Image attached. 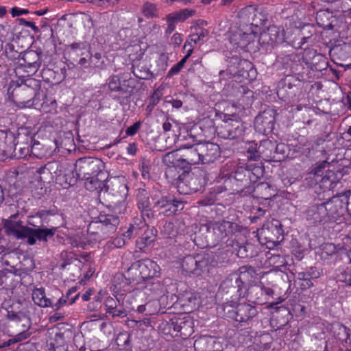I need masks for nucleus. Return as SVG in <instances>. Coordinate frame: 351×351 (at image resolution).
<instances>
[{"instance_id": "nucleus-1", "label": "nucleus", "mask_w": 351, "mask_h": 351, "mask_svg": "<svg viewBox=\"0 0 351 351\" xmlns=\"http://www.w3.org/2000/svg\"><path fill=\"white\" fill-rule=\"evenodd\" d=\"M102 167L103 163L99 159L90 157L81 158L75 162L74 173L77 178L86 180V189L92 191L101 186V180L96 177L103 174Z\"/></svg>"}, {"instance_id": "nucleus-2", "label": "nucleus", "mask_w": 351, "mask_h": 351, "mask_svg": "<svg viewBox=\"0 0 351 351\" xmlns=\"http://www.w3.org/2000/svg\"><path fill=\"white\" fill-rule=\"evenodd\" d=\"M4 227L8 234L13 235L17 239H27V243L32 245L36 242V239L47 241L48 237L55 234L56 228L51 229L38 228L32 229L27 226H21L19 222L5 221Z\"/></svg>"}, {"instance_id": "nucleus-3", "label": "nucleus", "mask_w": 351, "mask_h": 351, "mask_svg": "<svg viewBox=\"0 0 351 351\" xmlns=\"http://www.w3.org/2000/svg\"><path fill=\"white\" fill-rule=\"evenodd\" d=\"M223 315L238 322L247 323L257 315L255 306L247 303L235 305L233 302H227L220 306Z\"/></svg>"}, {"instance_id": "nucleus-4", "label": "nucleus", "mask_w": 351, "mask_h": 351, "mask_svg": "<svg viewBox=\"0 0 351 351\" xmlns=\"http://www.w3.org/2000/svg\"><path fill=\"white\" fill-rule=\"evenodd\" d=\"M284 40V29L277 26L269 27L266 31L263 32L259 36L260 45L267 49L283 43Z\"/></svg>"}, {"instance_id": "nucleus-5", "label": "nucleus", "mask_w": 351, "mask_h": 351, "mask_svg": "<svg viewBox=\"0 0 351 351\" xmlns=\"http://www.w3.org/2000/svg\"><path fill=\"white\" fill-rule=\"evenodd\" d=\"M276 112L272 109H267L260 113L255 119L254 128L260 134L267 135L274 128Z\"/></svg>"}, {"instance_id": "nucleus-6", "label": "nucleus", "mask_w": 351, "mask_h": 351, "mask_svg": "<svg viewBox=\"0 0 351 351\" xmlns=\"http://www.w3.org/2000/svg\"><path fill=\"white\" fill-rule=\"evenodd\" d=\"M231 65L229 66L227 71H221L220 74L223 75L226 73H228L230 76L234 77H242L243 78H247L249 75L247 73V69H250V73L252 75L255 73V71L252 69V64L250 62L246 60H239L238 58H232L230 60Z\"/></svg>"}, {"instance_id": "nucleus-7", "label": "nucleus", "mask_w": 351, "mask_h": 351, "mask_svg": "<svg viewBox=\"0 0 351 351\" xmlns=\"http://www.w3.org/2000/svg\"><path fill=\"white\" fill-rule=\"evenodd\" d=\"M132 269H138L142 278L157 277L160 274V267L149 259L138 261L132 265Z\"/></svg>"}, {"instance_id": "nucleus-8", "label": "nucleus", "mask_w": 351, "mask_h": 351, "mask_svg": "<svg viewBox=\"0 0 351 351\" xmlns=\"http://www.w3.org/2000/svg\"><path fill=\"white\" fill-rule=\"evenodd\" d=\"M19 64L27 75H33L40 66V56L34 51H26L20 60Z\"/></svg>"}, {"instance_id": "nucleus-9", "label": "nucleus", "mask_w": 351, "mask_h": 351, "mask_svg": "<svg viewBox=\"0 0 351 351\" xmlns=\"http://www.w3.org/2000/svg\"><path fill=\"white\" fill-rule=\"evenodd\" d=\"M201 163H210L215 161L220 154L219 147L213 143H198Z\"/></svg>"}, {"instance_id": "nucleus-10", "label": "nucleus", "mask_w": 351, "mask_h": 351, "mask_svg": "<svg viewBox=\"0 0 351 351\" xmlns=\"http://www.w3.org/2000/svg\"><path fill=\"white\" fill-rule=\"evenodd\" d=\"M155 206L158 207L160 210V213L164 215L169 216L182 210L184 204L181 201L162 197L160 200L155 202Z\"/></svg>"}, {"instance_id": "nucleus-11", "label": "nucleus", "mask_w": 351, "mask_h": 351, "mask_svg": "<svg viewBox=\"0 0 351 351\" xmlns=\"http://www.w3.org/2000/svg\"><path fill=\"white\" fill-rule=\"evenodd\" d=\"M179 150H184L182 155L185 167L187 165H197L201 163L200 154L198 143L193 145H181Z\"/></svg>"}, {"instance_id": "nucleus-12", "label": "nucleus", "mask_w": 351, "mask_h": 351, "mask_svg": "<svg viewBox=\"0 0 351 351\" xmlns=\"http://www.w3.org/2000/svg\"><path fill=\"white\" fill-rule=\"evenodd\" d=\"M8 317L12 320H19L21 321L22 326L24 328L23 330L19 334H17L16 336H14L12 339L9 340V344L10 343H14L16 342L21 341L24 339H26L29 337V333L27 332V330L29 328V319L23 314H18V313H8Z\"/></svg>"}, {"instance_id": "nucleus-13", "label": "nucleus", "mask_w": 351, "mask_h": 351, "mask_svg": "<svg viewBox=\"0 0 351 351\" xmlns=\"http://www.w3.org/2000/svg\"><path fill=\"white\" fill-rule=\"evenodd\" d=\"M171 326L175 331L180 332V335L189 336L193 332L192 320L189 316L184 315L173 319Z\"/></svg>"}, {"instance_id": "nucleus-14", "label": "nucleus", "mask_w": 351, "mask_h": 351, "mask_svg": "<svg viewBox=\"0 0 351 351\" xmlns=\"http://www.w3.org/2000/svg\"><path fill=\"white\" fill-rule=\"evenodd\" d=\"M16 93L21 97L18 101L20 108H30L34 106V101L32 99L35 95V90L33 88H29L26 85L19 86Z\"/></svg>"}, {"instance_id": "nucleus-15", "label": "nucleus", "mask_w": 351, "mask_h": 351, "mask_svg": "<svg viewBox=\"0 0 351 351\" xmlns=\"http://www.w3.org/2000/svg\"><path fill=\"white\" fill-rule=\"evenodd\" d=\"M223 128L228 132L227 134H223L224 138H235L237 136H241L243 132V124L238 121L230 119V121H226L225 123Z\"/></svg>"}, {"instance_id": "nucleus-16", "label": "nucleus", "mask_w": 351, "mask_h": 351, "mask_svg": "<svg viewBox=\"0 0 351 351\" xmlns=\"http://www.w3.org/2000/svg\"><path fill=\"white\" fill-rule=\"evenodd\" d=\"M236 225L230 221H222L215 223L213 230L214 233L217 236L219 240H223L226 237L232 234Z\"/></svg>"}, {"instance_id": "nucleus-17", "label": "nucleus", "mask_w": 351, "mask_h": 351, "mask_svg": "<svg viewBox=\"0 0 351 351\" xmlns=\"http://www.w3.org/2000/svg\"><path fill=\"white\" fill-rule=\"evenodd\" d=\"M162 162L167 167H179L180 169L185 168L182 155L178 154V150L166 154L162 158Z\"/></svg>"}, {"instance_id": "nucleus-18", "label": "nucleus", "mask_w": 351, "mask_h": 351, "mask_svg": "<svg viewBox=\"0 0 351 351\" xmlns=\"http://www.w3.org/2000/svg\"><path fill=\"white\" fill-rule=\"evenodd\" d=\"M32 300L34 302L41 307H48L51 306L50 299L46 298L43 289H36L32 293Z\"/></svg>"}, {"instance_id": "nucleus-19", "label": "nucleus", "mask_w": 351, "mask_h": 351, "mask_svg": "<svg viewBox=\"0 0 351 351\" xmlns=\"http://www.w3.org/2000/svg\"><path fill=\"white\" fill-rule=\"evenodd\" d=\"M178 168L180 169L179 167H167L165 171V176L169 182L176 184L180 187L181 181L180 171L177 170Z\"/></svg>"}, {"instance_id": "nucleus-20", "label": "nucleus", "mask_w": 351, "mask_h": 351, "mask_svg": "<svg viewBox=\"0 0 351 351\" xmlns=\"http://www.w3.org/2000/svg\"><path fill=\"white\" fill-rule=\"evenodd\" d=\"M208 34V30L204 29H198L195 34H193L190 36L189 40L184 44V48L186 49L188 45H191L192 43L195 45H197L200 41L203 40Z\"/></svg>"}, {"instance_id": "nucleus-21", "label": "nucleus", "mask_w": 351, "mask_h": 351, "mask_svg": "<svg viewBox=\"0 0 351 351\" xmlns=\"http://www.w3.org/2000/svg\"><path fill=\"white\" fill-rule=\"evenodd\" d=\"M273 146L271 142L270 141H262L261 144L258 147V149L257 150V146L256 144L250 143V147L247 148L248 153L250 154V158L253 160H256L259 157L258 153L262 152V147L265 146Z\"/></svg>"}, {"instance_id": "nucleus-22", "label": "nucleus", "mask_w": 351, "mask_h": 351, "mask_svg": "<svg viewBox=\"0 0 351 351\" xmlns=\"http://www.w3.org/2000/svg\"><path fill=\"white\" fill-rule=\"evenodd\" d=\"M339 204V199L337 198H332L330 201L324 203V207H326L330 219H334L338 211V206Z\"/></svg>"}, {"instance_id": "nucleus-23", "label": "nucleus", "mask_w": 351, "mask_h": 351, "mask_svg": "<svg viewBox=\"0 0 351 351\" xmlns=\"http://www.w3.org/2000/svg\"><path fill=\"white\" fill-rule=\"evenodd\" d=\"M313 219L315 221H325L328 219H330L329 215L328 214V211L326 210V207H324V204H319L317 206L316 210L313 214Z\"/></svg>"}, {"instance_id": "nucleus-24", "label": "nucleus", "mask_w": 351, "mask_h": 351, "mask_svg": "<svg viewBox=\"0 0 351 351\" xmlns=\"http://www.w3.org/2000/svg\"><path fill=\"white\" fill-rule=\"evenodd\" d=\"M255 37L256 36L252 32L250 33L241 32V38L239 40V43H237V47L241 49L245 48Z\"/></svg>"}, {"instance_id": "nucleus-25", "label": "nucleus", "mask_w": 351, "mask_h": 351, "mask_svg": "<svg viewBox=\"0 0 351 351\" xmlns=\"http://www.w3.org/2000/svg\"><path fill=\"white\" fill-rule=\"evenodd\" d=\"M138 208L141 210L142 217L145 219L146 216L148 218L152 217L153 214L151 213L150 203L147 199H142L138 202Z\"/></svg>"}, {"instance_id": "nucleus-26", "label": "nucleus", "mask_w": 351, "mask_h": 351, "mask_svg": "<svg viewBox=\"0 0 351 351\" xmlns=\"http://www.w3.org/2000/svg\"><path fill=\"white\" fill-rule=\"evenodd\" d=\"M143 12L147 16H155L157 14V8L154 3L147 2L143 5Z\"/></svg>"}, {"instance_id": "nucleus-27", "label": "nucleus", "mask_w": 351, "mask_h": 351, "mask_svg": "<svg viewBox=\"0 0 351 351\" xmlns=\"http://www.w3.org/2000/svg\"><path fill=\"white\" fill-rule=\"evenodd\" d=\"M175 13L179 18L178 21H180V22H183V21H186L187 19H189V17L194 15L195 12V10H191V9H183L182 10L175 12Z\"/></svg>"}, {"instance_id": "nucleus-28", "label": "nucleus", "mask_w": 351, "mask_h": 351, "mask_svg": "<svg viewBox=\"0 0 351 351\" xmlns=\"http://www.w3.org/2000/svg\"><path fill=\"white\" fill-rule=\"evenodd\" d=\"M5 53L10 60H14L19 56V52L14 49V46L11 43L5 45Z\"/></svg>"}, {"instance_id": "nucleus-29", "label": "nucleus", "mask_w": 351, "mask_h": 351, "mask_svg": "<svg viewBox=\"0 0 351 351\" xmlns=\"http://www.w3.org/2000/svg\"><path fill=\"white\" fill-rule=\"evenodd\" d=\"M108 87L112 91H117L120 88V81L117 76L113 75L110 77Z\"/></svg>"}, {"instance_id": "nucleus-30", "label": "nucleus", "mask_w": 351, "mask_h": 351, "mask_svg": "<svg viewBox=\"0 0 351 351\" xmlns=\"http://www.w3.org/2000/svg\"><path fill=\"white\" fill-rule=\"evenodd\" d=\"M329 165V162L327 161H322L319 165L313 168L311 173L315 176H322L323 175V169L326 168Z\"/></svg>"}, {"instance_id": "nucleus-31", "label": "nucleus", "mask_w": 351, "mask_h": 351, "mask_svg": "<svg viewBox=\"0 0 351 351\" xmlns=\"http://www.w3.org/2000/svg\"><path fill=\"white\" fill-rule=\"evenodd\" d=\"M134 233L138 234V229L136 226L131 225L128 230L122 234V237L127 243L128 241L132 239Z\"/></svg>"}, {"instance_id": "nucleus-32", "label": "nucleus", "mask_w": 351, "mask_h": 351, "mask_svg": "<svg viewBox=\"0 0 351 351\" xmlns=\"http://www.w3.org/2000/svg\"><path fill=\"white\" fill-rule=\"evenodd\" d=\"M241 38V30H238L236 32H231V35L229 38L230 43L233 45V48L237 49L239 47H237V43H239V40Z\"/></svg>"}, {"instance_id": "nucleus-33", "label": "nucleus", "mask_w": 351, "mask_h": 351, "mask_svg": "<svg viewBox=\"0 0 351 351\" xmlns=\"http://www.w3.org/2000/svg\"><path fill=\"white\" fill-rule=\"evenodd\" d=\"M141 125V123L140 121L136 122L134 125L127 128L125 131L126 134L128 136L134 135L140 129Z\"/></svg>"}, {"instance_id": "nucleus-34", "label": "nucleus", "mask_w": 351, "mask_h": 351, "mask_svg": "<svg viewBox=\"0 0 351 351\" xmlns=\"http://www.w3.org/2000/svg\"><path fill=\"white\" fill-rule=\"evenodd\" d=\"M104 304L106 307L107 308V312L108 311H111L117 308V300H115L113 298H106Z\"/></svg>"}, {"instance_id": "nucleus-35", "label": "nucleus", "mask_w": 351, "mask_h": 351, "mask_svg": "<svg viewBox=\"0 0 351 351\" xmlns=\"http://www.w3.org/2000/svg\"><path fill=\"white\" fill-rule=\"evenodd\" d=\"M328 181H330V183L335 182V173L332 171H327L326 174L321 179V182L323 184L326 183Z\"/></svg>"}, {"instance_id": "nucleus-36", "label": "nucleus", "mask_w": 351, "mask_h": 351, "mask_svg": "<svg viewBox=\"0 0 351 351\" xmlns=\"http://www.w3.org/2000/svg\"><path fill=\"white\" fill-rule=\"evenodd\" d=\"M267 228H272L273 227L275 228L277 234L281 233V228H280V223L277 219H272L269 223H268L267 225Z\"/></svg>"}, {"instance_id": "nucleus-37", "label": "nucleus", "mask_w": 351, "mask_h": 351, "mask_svg": "<svg viewBox=\"0 0 351 351\" xmlns=\"http://www.w3.org/2000/svg\"><path fill=\"white\" fill-rule=\"evenodd\" d=\"M11 14L13 17L26 14L29 13V11L26 9H22L18 7H14L10 10Z\"/></svg>"}, {"instance_id": "nucleus-38", "label": "nucleus", "mask_w": 351, "mask_h": 351, "mask_svg": "<svg viewBox=\"0 0 351 351\" xmlns=\"http://www.w3.org/2000/svg\"><path fill=\"white\" fill-rule=\"evenodd\" d=\"M95 3L99 6H104L108 8L110 5H113L118 2V0H95Z\"/></svg>"}, {"instance_id": "nucleus-39", "label": "nucleus", "mask_w": 351, "mask_h": 351, "mask_svg": "<svg viewBox=\"0 0 351 351\" xmlns=\"http://www.w3.org/2000/svg\"><path fill=\"white\" fill-rule=\"evenodd\" d=\"M171 44L176 47L180 46V45L182 42V35L179 33L174 34L171 38Z\"/></svg>"}, {"instance_id": "nucleus-40", "label": "nucleus", "mask_w": 351, "mask_h": 351, "mask_svg": "<svg viewBox=\"0 0 351 351\" xmlns=\"http://www.w3.org/2000/svg\"><path fill=\"white\" fill-rule=\"evenodd\" d=\"M125 243L123 237H117L112 241L111 245H113L112 247L119 248L123 247Z\"/></svg>"}, {"instance_id": "nucleus-41", "label": "nucleus", "mask_w": 351, "mask_h": 351, "mask_svg": "<svg viewBox=\"0 0 351 351\" xmlns=\"http://www.w3.org/2000/svg\"><path fill=\"white\" fill-rule=\"evenodd\" d=\"M66 303V298L62 297V298H60L56 304H54L53 305L51 304V306L55 311H58L60 308H62Z\"/></svg>"}, {"instance_id": "nucleus-42", "label": "nucleus", "mask_w": 351, "mask_h": 351, "mask_svg": "<svg viewBox=\"0 0 351 351\" xmlns=\"http://www.w3.org/2000/svg\"><path fill=\"white\" fill-rule=\"evenodd\" d=\"M256 289H259L261 290L263 293H264L266 295L271 296L274 293V291L270 287H267L263 286V285H258L255 287Z\"/></svg>"}, {"instance_id": "nucleus-43", "label": "nucleus", "mask_w": 351, "mask_h": 351, "mask_svg": "<svg viewBox=\"0 0 351 351\" xmlns=\"http://www.w3.org/2000/svg\"><path fill=\"white\" fill-rule=\"evenodd\" d=\"M300 282V286L302 289H308L313 286L312 282L308 278H299Z\"/></svg>"}, {"instance_id": "nucleus-44", "label": "nucleus", "mask_w": 351, "mask_h": 351, "mask_svg": "<svg viewBox=\"0 0 351 351\" xmlns=\"http://www.w3.org/2000/svg\"><path fill=\"white\" fill-rule=\"evenodd\" d=\"M178 19L179 18L178 17V16L176 15V14L175 12L168 14L166 17V20H167V23H173L174 25H176V23L180 22V21H178Z\"/></svg>"}, {"instance_id": "nucleus-45", "label": "nucleus", "mask_w": 351, "mask_h": 351, "mask_svg": "<svg viewBox=\"0 0 351 351\" xmlns=\"http://www.w3.org/2000/svg\"><path fill=\"white\" fill-rule=\"evenodd\" d=\"M108 313L112 315V316L113 317H124L126 315L125 312L123 311V310L116 308L111 311H108Z\"/></svg>"}, {"instance_id": "nucleus-46", "label": "nucleus", "mask_w": 351, "mask_h": 351, "mask_svg": "<svg viewBox=\"0 0 351 351\" xmlns=\"http://www.w3.org/2000/svg\"><path fill=\"white\" fill-rule=\"evenodd\" d=\"M21 23L26 27L32 28L34 32H37L38 28L36 26L35 23L31 21H27L24 19H20Z\"/></svg>"}, {"instance_id": "nucleus-47", "label": "nucleus", "mask_w": 351, "mask_h": 351, "mask_svg": "<svg viewBox=\"0 0 351 351\" xmlns=\"http://www.w3.org/2000/svg\"><path fill=\"white\" fill-rule=\"evenodd\" d=\"M182 68L177 63L174 65L169 71L168 76L171 77L174 75L178 74Z\"/></svg>"}, {"instance_id": "nucleus-48", "label": "nucleus", "mask_w": 351, "mask_h": 351, "mask_svg": "<svg viewBox=\"0 0 351 351\" xmlns=\"http://www.w3.org/2000/svg\"><path fill=\"white\" fill-rule=\"evenodd\" d=\"M149 305L147 303L146 305H139L137 308V311L140 313H146V315L153 314L154 312L150 310H147V306Z\"/></svg>"}, {"instance_id": "nucleus-49", "label": "nucleus", "mask_w": 351, "mask_h": 351, "mask_svg": "<svg viewBox=\"0 0 351 351\" xmlns=\"http://www.w3.org/2000/svg\"><path fill=\"white\" fill-rule=\"evenodd\" d=\"M168 102L171 103L173 108L176 109L180 108L182 106V102L180 100L178 99H172L171 101H169Z\"/></svg>"}, {"instance_id": "nucleus-50", "label": "nucleus", "mask_w": 351, "mask_h": 351, "mask_svg": "<svg viewBox=\"0 0 351 351\" xmlns=\"http://www.w3.org/2000/svg\"><path fill=\"white\" fill-rule=\"evenodd\" d=\"M56 106H57V104H56V101H53L51 102V109H49V110L47 109L46 106L44 104L42 105V108L45 112H50L52 110L56 109Z\"/></svg>"}, {"instance_id": "nucleus-51", "label": "nucleus", "mask_w": 351, "mask_h": 351, "mask_svg": "<svg viewBox=\"0 0 351 351\" xmlns=\"http://www.w3.org/2000/svg\"><path fill=\"white\" fill-rule=\"evenodd\" d=\"M127 152L130 155H134L136 152V148L134 144H130L127 148Z\"/></svg>"}, {"instance_id": "nucleus-52", "label": "nucleus", "mask_w": 351, "mask_h": 351, "mask_svg": "<svg viewBox=\"0 0 351 351\" xmlns=\"http://www.w3.org/2000/svg\"><path fill=\"white\" fill-rule=\"evenodd\" d=\"M71 47L73 50L77 51L78 49H84L85 45L82 43H73L71 45Z\"/></svg>"}, {"instance_id": "nucleus-53", "label": "nucleus", "mask_w": 351, "mask_h": 351, "mask_svg": "<svg viewBox=\"0 0 351 351\" xmlns=\"http://www.w3.org/2000/svg\"><path fill=\"white\" fill-rule=\"evenodd\" d=\"M176 28V25L171 23H167V27L166 29V32L167 34H171Z\"/></svg>"}, {"instance_id": "nucleus-54", "label": "nucleus", "mask_w": 351, "mask_h": 351, "mask_svg": "<svg viewBox=\"0 0 351 351\" xmlns=\"http://www.w3.org/2000/svg\"><path fill=\"white\" fill-rule=\"evenodd\" d=\"M189 49H184L185 50H186V58H189L191 56V55L193 53V47L195 46V45H193V43L191 44V45H189Z\"/></svg>"}, {"instance_id": "nucleus-55", "label": "nucleus", "mask_w": 351, "mask_h": 351, "mask_svg": "<svg viewBox=\"0 0 351 351\" xmlns=\"http://www.w3.org/2000/svg\"><path fill=\"white\" fill-rule=\"evenodd\" d=\"M171 124L168 122V121H166L163 123L162 125V128L164 130L165 132H169L171 130Z\"/></svg>"}, {"instance_id": "nucleus-56", "label": "nucleus", "mask_w": 351, "mask_h": 351, "mask_svg": "<svg viewBox=\"0 0 351 351\" xmlns=\"http://www.w3.org/2000/svg\"><path fill=\"white\" fill-rule=\"evenodd\" d=\"M255 10H254L252 8H248L245 9L241 12V14H253L254 15Z\"/></svg>"}, {"instance_id": "nucleus-57", "label": "nucleus", "mask_w": 351, "mask_h": 351, "mask_svg": "<svg viewBox=\"0 0 351 351\" xmlns=\"http://www.w3.org/2000/svg\"><path fill=\"white\" fill-rule=\"evenodd\" d=\"M147 238L145 237V238H140L138 241H137V244L140 245V247H142L141 245H145L147 243Z\"/></svg>"}, {"instance_id": "nucleus-58", "label": "nucleus", "mask_w": 351, "mask_h": 351, "mask_svg": "<svg viewBox=\"0 0 351 351\" xmlns=\"http://www.w3.org/2000/svg\"><path fill=\"white\" fill-rule=\"evenodd\" d=\"M5 148V141L3 138L0 137V155L3 154L4 152Z\"/></svg>"}, {"instance_id": "nucleus-59", "label": "nucleus", "mask_w": 351, "mask_h": 351, "mask_svg": "<svg viewBox=\"0 0 351 351\" xmlns=\"http://www.w3.org/2000/svg\"><path fill=\"white\" fill-rule=\"evenodd\" d=\"M91 295V291H86L84 294L82 295V298L84 301H88L90 299Z\"/></svg>"}, {"instance_id": "nucleus-60", "label": "nucleus", "mask_w": 351, "mask_h": 351, "mask_svg": "<svg viewBox=\"0 0 351 351\" xmlns=\"http://www.w3.org/2000/svg\"><path fill=\"white\" fill-rule=\"evenodd\" d=\"M72 245L75 246V247H80L82 248H84L85 247V243L84 242H77V241H73V242L72 243Z\"/></svg>"}, {"instance_id": "nucleus-61", "label": "nucleus", "mask_w": 351, "mask_h": 351, "mask_svg": "<svg viewBox=\"0 0 351 351\" xmlns=\"http://www.w3.org/2000/svg\"><path fill=\"white\" fill-rule=\"evenodd\" d=\"M246 252V246H241L239 247L238 253L239 254H241V256H246L245 254H244V252Z\"/></svg>"}, {"instance_id": "nucleus-62", "label": "nucleus", "mask_w": 351, "mask_h": 351, "mask_svg": "<svg viewBox=\"0 0 351 351\" xmlns=\"http://www.w3.org/2000/svg\"><path fill=\"white\" fill-rule=\"evenodd\" d=\"M7 12L6 8L5 6H0V18H2Z\"/></svg>"}, {"instance_id": "nucleus-63", "label": "nucleus", "mask_w": 351, "mask_h": 351, "mask_svg": "<svg viewBox=\"0 0 351 351\" xmlns=\"http://www.w3.org/2000/svg\"><path fill=\"white\" fill-rule=\"evenodd\" d=\"M188 59V58H186V56H184L178 64L182 67L183 68L184 66V64H185L186 60Z\"/></svg>"}, {"instance_id": "nucleus-64", "label": "nucleus", "mask_w": 351, "mask_h": 351, "mask_svg": "<svg viewBox=\"0 0 351 351\" xmlns=\"http://www.w3.org/2000/svg\"><path fill=\"white\" fill-rule=\"evenodd\" d=\"M347 101L349 104V108L351 110V93H348L347 95Z\"/></svg>"}]
</instances>
